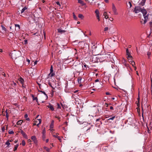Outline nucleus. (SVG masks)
<instances>
[{
    "label": "nucleus",
    "instance_id": "f8f14e48",
    "mask_svg": "<svg viewBox=\"0 0 152 152\" xmlns=\"http://www.w3.org/2000/svg\"><path fill=\"white\" fill-rule=\"evenodd\" d=\"M87 124V125L85 127L86 128V131H88L91 129V127L93 126L92 125H90V124Z\"/></svg>",
    "mask_w": 152,
    "mask_h": 152
},
{
    "label": "nucleus",
    "instance_id": "bb28decb",
    "mask_svg": "<svg viewBox=\"0 0 152 152\" xmlns=\"http://www.w3.org/2000/svg\"><path fill=\"white\" fill-rule=\"evenodd\" d=\"M78 3L82 4L83 5H84V2L83 1L81 0H78Z\"/></svg>",
    "mask_w": 152,
    "mask_h": 152
},
{
    "label": "nucleus",
    "instance_id": "49530a36",
    "mask_svg": "<svg viewBox=\"0 0 152 152\" xmlns=\"http://www.w3.org/2000/svg\"><path fill=\"white\" fill-rule=\"evenodd\" d=\"M115 118V116H113L112 117L109 118L108 120H113V119H114Z\"/></svg>",
    "mask_w": 152,
    "mask_h": 152
},
{
    "label": "nucleus",
    "instance_id": "e2e57ef3",
    "mask_svg": "<svg viewBox=\"0 0 152 152\" xmlns=\"http://www.w3.org/2000/svg\"><path fill=\"white\" fill-rule=\"evenodd\" d=\"M48 85H49L51 87H52V86L51 85V83H48Z\"/></svg>",
    "mask_w": 152,
    "mask_h": 152
},
{
    "label": "nucleus",
    "instance_id": "69168bd1",
    "mask_svg": "<svg viewBox=\"0 0 152 152\" xmlns=\"http://www.w3.org/2000/svg\"><path fill=\"white\" fill-rule=\"evenodd\" d=\"M110 110H113V107L112 106H110Z\"/></svg>",
    "mask_w": 152,
    "mask_h": 152
},
{
    "label": "nucleus",
    "instance_id": "7c9ffc66",
    "mask_svg": "<svg viewBox=\"0 0 152 152\" xmlns=\"http://www.w3.org/2000/svg\"><path fill=\"white\" fill-rule=\"evenodd\" d=\"M22 122L23 121L22 120H20L17 122V124L18 125H20L22 124Z\"/></svg>",
    "mask_w": 152,
    "mask_h": 152
},
{
    "label": "nucleus",
    "instance_id": "4be33fe9",
    "mask_svg": "<svg viewBox=\"0 0 152 152\" xmlns=\"http://www.w3.org/2000/svg\"><path fill=\"white\" fill-rule=\"evenodd\" d=\"M43 148L47 152H50V149L46 147V146H44L43 147Z\"/></svg>",
    "mask_w": 152,
    "mask_h": 152
},
{
    "label": "nucleus",
    "instance_id": "de8ad7c7",
    "mask_svg": "<svg viewBox=\"0 0 152 152\" xmlns=\"http://www.w3.org/2000/svg\"><path fill=\"white\" fill-rule=\"evenodd\" d=\"M132 63H131V64H132V66H134L135 65V62L133 61H132Z\"/></svg>",
    "mask_w": 152,
    "mask_h": 152
},
{
    "label": "nucleus",
    "instance_id": "ddd939ff",
    "mask_svg": "<svg viewBox=\"0 0 152 152\" xmlns=\"http://www.w3.org/2000/svg\"><path fill=\"white\" fill-rule=\"evenodd\" d=\"M58 32L60 33V34H62L66 32V31L64 30H62L61 28H59L58 29Z\"/></svg>",
    "mask_w": 152,
    "mask_h": 152
},
{
    "label": "nucleus",
    "instance_id": "c9c22d12",
    "mask_svg": "<svg viewBox=\"0 0 152 152\" xmlns=\"http://www.w3.org/2000/svg\"><path fill=\"white\" fill-rule=\"evenodd\" d=\"M50 72H51V73L53 72V66L52 65H51L50 67Z\"/></svg>",
    "mask_w": 152,
    "mask_h": 152
},
{
    "label": "nucleus",
    "instance_id": "cd10ccee",
    "mask_svg": "<svg viewBox=\"0 0 152 152\" xmlns=\"http://www.w3.org/2000/svg\"><path fill=\"white\" fill-rule=\"evenodd\" d=\"M18 146H19V145L18 144H17V145H15V148L14 149V151H15L16 150H17L18 148Z\"/></svg>",
    "mask_w": 152,
    "mask_h": 152
},
{
    "label": "nucleus",
    "instance_id": "412c9836",
    "mask_svg": "<svg viewBox=\"0 0 152 152\" xmlns=\"http://www.w3.org/2000/svg\"><path fill=\"white\" fill-rule=\"evenodd\" d=\"M5 113L6 114V117L7 118V120H8L9 117V114L7 110V109L5 111Z\"/></svg>",
    "mask_w": 152,
    "mask_h": 152
},
{
    "label": "nucleus",
    "instance_id": "6ab92c4d",
    "mask_svg": "<svg viewBox=\"0 0 152 152\" xmlns=\"http://www.w3.org/2000/svg\"><path fill=\"white\" fill-rule=\"evenodd\" d=\"M103 16H104V18L107 19L108 18L107 14L106 12H104L103 13Z\"/></svg>",
    "mask_w": 152,
    "mask_h": 152
},
{
    "label": "nucleus",
    "instance_id": "5701e85b",
    "mask_svg": "<svg viewBox=\"0 0 152 152\" xmlns=\"http://www.w3.org/2000/svg\"><path fill=\"white\" fill-rule=\"evenodd\" d=\"M97 58L95 56H93L92 58V61H93L94 62H95L97 61V59H95L97 58Z\"/></svg>",
    "mask_w": 152,
    "mask_h": 152
},
{
    "label": "nucleus",
    "instance_id": "774afa93",
    "mask_svg": "<svg viewBox=\"0 0 152 152\" xmlns=\"http://www.w3.org/2000/svg\"><path fill=\"white\" fill-rule=\"evenodd\" d=\"M27 43V40H25V44H26Z\"/></svg>",
    "mask_w": 152,
    "mask_h": 152
},
{
    "label": "nucleus",
    "instance_id": "680f3d73",
    "mask_svg": "<svg viewBox=\"0 0 152 152\" xmlns=\"http://www.w3.org/2000/svg\"><path fill=\"white\" fill-rule=\"evenodd\" d=\"M128 3L130 5V7H131L132 5V4H131V2L130 1H129L128 2Z\"/></svg>",
    "mask_w": 152,
    "mask_h": 152
},
{
    "label": "nucleus",
    "instance_id": "a211bd4d",
    "mask_svg": "<svg viewBox=\"0 0 152 152\" xmlns=\"http://www.w3.org/2000/svg\"><path fill=\"white\" fill-rule=\"evenodd\" d=\"M38 91L39 92H41L43 94L47 97L48 98V95L47 94H46V93L45 91H42V90H38Z\"/></svg>",
    "mask_w": 152,
    "mask_h": 152
},
{
    "label": "nucleus",
    "instance_id": "20e7f679",
    "mask_svg": "<svg viewBox=\"0 0 152 152\" xmlns=\"http://www.w3.org/2000/svg\"><path fill=\"white\" fill-rule=\"evenodd\" d=\"M83 63H80L76 66V72L77 73L80 72H82L83 69Z\"/></svg>",
    "mask_w": 152,
    "mask_h": 152
},
{
    "label": "nucleus",
    "instance_id": "6e6552de",
    "mask_svg": "<svg viewBox=\"0 0 152 152\" xmlns=\"http://www.w3.org/2000/svg\"><path fill=\"white\" fill-rule=\"evenodd\" d=\"M31 139L33 141L35 144L37 145V140L35 136H32L31 137Z\"/></svg>",
    "mask_w": 152,
    "mask_h": 152
},
{
    "label": "nucleus",
    "instance_id": "0eeeda50",
    "mask_svg": "<svg viewBox=\"0 0 152 152\" xmlns=\"http://www.w3.org/2000/svg\"><path fill=\"white\" fill-rule=\"evenodd\" d=\"M112 9L113 12L114 14L115 15H118V13L117 12V10L114 4L113 3L112 4Z\"/></svg>",
    "mask_w": 152,
    "mask_h": 152
},
{
    "label": "nucleus",
    "instance_id": "39448f33",
    "mask_svg": "<svg viewBox=\"0 0 152 152\" xmlns=\"http://www.w3.org/2000/svg\"><path fill=\"white\" fill-rule=\"evenodd\" d=\"M146 1V0H141V1H138V5L141 7L144 6L145 5Z\"/></svg>",
    "mask_w": 152,
    "mask_h": 152
},
{
    "label": "nucleus",
    "instance_id": "f3484780",
    "mask_svg": "<svg viewBox=\"0 0 152 152\" xmlns=\"http://www.w3.org/2000/svg\"><path fill=\"white\" fill-rule=\"evenodd\" d=\"M53 136L54 137H56L60 142H61V139L60 137L56 136L55 135H53Z\"/></svg>",
    "mask_w": 152,
    "mask_h": 152
},
{
    "label": "nucleus",
    "instance_id": "9d476101",
    "mask_svg": "<svg viewBox=\"0 0 152 152\" xmlns=\"http://www.w3.org/2000/svg\"><path fill=\"white\" fill-rule=\"evenodd\" d=\"M20 132L21 134L22 135L23 137L26 139H27L28 137L26 134L23 132V131L22 130H20Z\"/></svg>",
    "mask_w": 152,
    "mask_h": 152
},
{
    "label": "nucleus",
    "instance_id": "3c124183",
    "mask_svg": "<svg viewBox=\"0 0 152 152\" xmlns=\"http://www.w3.org/2000/svg\"><path fill=\"white\" fill-rule=\"evenodd\" d=\"M84 67H83V69H86V67L87 65L85 63H84Z\"/></svg>",
    "mask_w": 152,
    "mask_h": 152
},
{
    "label": "nucleus",
    "instance_id": "7ed1b4c3",
    "mask_svg": "<svg viewBox=\"0 0 152 152\" xmlns=\"http://www.w3.org/2000/svg\"><path fill=\"white\" fill-rule=\"evenodd\" d=\"M139 5L138 6H135L133 12L135 13H138L140 12H141L142 13V11L146 9H144V7L143 8H142Z\"/></svg>",
    "mask_w": 152,
    "mask_h": 152
},
{
    "label": "nucleus",
    "instance_id": "6e6d98bb",
    "mask_svg": "<svg viewBox=\"0 0 152 152\" xmlns=\"http://www.w3.org/2000/svg\"><path fill=\"white\" fill-rule=\"evenodd\" d=\"M37 120H39V124H40L42 121L41 119H37Z\"/></svg>",
    "mask_w": 152,
    "mask_h": 152
},
{
    "label": "nucleus",
    "instance_id": "e433bc0d",
    "mask_svg": "<svg viewBox=\"0 0 152 152\" xmlns=\"http://www.w3.org/2000/svg\"><path fill=\"white\" fill-rule=\"evenodd\" d=\"M22 144L23 146H25V145L26 142L25 140H23L22 141Z\"/></svg>",
    "mask_w": 152,
    "mask_h": 152
},
{
    "label": "nucleus",
    "instance_id": "f257e3e1",
    "mask_svg": "<svg viewBox=\"0 0 152 152\" xmlns=\"http://www.w3.org/2000/svg\"><path fill=\"white\" fill-rule=\"evenodd\" d=\"M142 12V15L144 17V20L143 22L142 21H141L140 23L142 24H145L149 20V16H151V15L149 13L147 14V12L146 10H144ZM142 20H143V19H142Z\"/></svg>",
    "mask_w": 152,
    "mask_h": 152
},
{
    "label": "nucleus",
    "instance_id": "052dcab7",
    "mask_svg": "<svg viewBox=\"0 0 152 152\" xmlns=\"http://www.w3.org/2000/svg\"><path fill=\"white\" fill-rule=\"evenodd\" d=\"M34 35H35L36 36H38L39 35V33L37 32H36L33 34Z\"/></svg>",
    "mask_w": 152,
    "mask_h": 152
},
{
    "label": "nucleus",
    "instance_id": "2f4dec72",
    "mask_svg": "<svg viewBox=\"0 0 152 152\" xmlns=\"http://www.w3.org/2000/svg\"><path fill=\"white\" fill-rule=\"evenodd\" d=\"M73 18L75 20H77V17H76V16L75 15V14L74 13H73Z\"/></svg>",
    "mask_w": 152,
    "mask_h": 152
},
{
    "label": "nucleus",
    "instance_id": "dca6fc26",
    "mask_svg": "<svg viewBox=\"0 0 152 152\" xmlns=\"http://www.w3.org/2000/svg\"><path fill=\"white\" fill-rule=\"evenodd\" d=\"M95 13H96V17H99V10L97 9L96 10Z\"/></svg>",
    "mask_w": 152,
    "mask_h": 152
},
{
    "label": "nucleus",
    "instance_id": "4d7b16f0",
    "mask_svg": "<svg viewBox=\"0 0 152 152\" xmlns=\"http://www.w3.org/2000/svg\"><path fill=\"white\" fill-rule=\"evenodd\" d=\"M55 118H58V120H59V121H60V118L58 117V116H57L56 115L55 116Z\"/></svg>",
    "mask_w": 152,
    "mask_h": 152
},
{
    "label": "nucleus",
    "instance_id": "f704fd0d",
    "mask_svg": "<svg viewBox=\"0 0 152 152\" xmlns=\"http://www.w3.org/2000/svg\"><path fill=\"white\" fill-rule=\"evenodd\" d=\"M45 133H46V131H45V128H44V129L42 130V134H45Z\"/></svg>",
    "mask_w": 152,
    "mask_h": 152
},
{
    "label": "nucleus",
    "instance_id": "a878e982",
    "mask_svg": "<svg viewBox=\"0 0 152 152\" xmlns=\"http://www.w3.org/2000/svg\"><path fill=\"white\" fill-rule=\"evenodd\" d=\"M78 17L79 18H81L82 19H83L84 18V16L81 14H79L78 15Z\"/></svg>",
    "mask_w": 152,
    "mask_h": 152
},
{
    "label": "nucleus",
    "instance_id": "864d4df0",
    "mask_svg": "<svg viewBox=\"0 0 152 152\" xmlns=\"http://www.w3.org/2000/svg\"><path fill=\"white\" fill-rule=\"evenodd\" d=\"M12 86H15L16 85V83L13 82V83L12 84Z\"/></svg>",
    "mask_w": 152,
    "mask_h": 152
},
{
    "label": "nucleus",
    "instance_id": "37998d69",
    "mask_svg": "<svg viewBox=\"0 0 152 152\" xmlns=\"http://www.w3.org/2000/svg\"><path fill=\"white\" fill-rule=\"evenodd\" d=\"M42 138L43 140H44L45 138V134H42Z\"/></svg>",
    "mask_w": 152,
    "mask_h": 152
},
{
    "label": "nucleus",
    "instance_id": "5fc2aeb1",
    "mask_svg": "<svg viewBox=\"0 0 152 152\" xmlns=\"http://www.w3.org/2000/svg\"><path fill=\"white\" fill-rule=\"evenodd\" d=\"M140 99V97L139 96V94H138V97L137 98V100H138V102H139Z\"/></svg>",
    "mask_w": 152,
    "mask_h": 152
},
{
    "label": "nucleus",
    "instance_id": "338daca9",
    "mask_svg": "<svg viewBox=\"0 0 152 152\" xmlns=\"http://www.w3.org/2000/svg\"><path fill=\"white\" fill-rule=\"evenodd\" d=\"M106 94L107 95H110V94L108 92H107L106 93Z\"/></svg>",
    "mask_w": 152,
    "mask_h": 152
},
{
    "label": "nucleus",
    "instance_id": "4c0bfd02",
    "mask_svg": "<svg viewBox=\"0 0 152 152\" xmlns=\"http://www.w3.org/2000/svg\"><path fill=\"white\" fill-rule=\"evenodd\" d=\"M49 75H50V77H52L54 76V75H55V74L54 73H53V72H52V73H51V72H50Z\"/></svg>",
    "mask_w": 152,
    "mask_h": 152
},
{
    "label": "nucleus",
    "instance_id": "a18cd8bd",
    "mask_svg": "<svg viewBox=\"0 0 152 152\" xmlns=\"http://www.w3.org/2000/svg\"><path fill=\"white\" fill-rule=\"evenodd\" d=\"M50 127L51 129L53 128V124H51L50 126Z\"/></svg>",
    "mask_w": 152,
    "mask_h": 152
},
{
    "label": "nucleus",
    "instance_id": "4468645a",
    "mask_svg": "<svg viewBox=\"0 0 152 152\" xmlns=\"http://www.w3.org/2000/svg\"><path fill=\"white\" fill-rule=\"evenodd\" d=\"M27 9V7L26 6H25L23 8L21 11V14H22L23 13L25 12Z\"/></svg>",
    "mask_w": 152,
    "mask_h": 152
},
{
    "label": "nucleus",
    "instance_id": "bf43d9fd",
    "mask_svg": "<svg viewBox=\"0 0 152 152\" xmlns=\"http://www.w3.org/2000/svg\"><path fill=\"white\" fill-rule=\"evenodd\" d=\"M109 20H110L111 21H112L113 20V18H112L110 17L109 18Z\"/></svg>",
    "mask_w": 152,
    "mask_h": 152
},
{
    "label": "nucleus",
    "instance_id": "58836bf2",
    "mask_svg": "<svg viewBox=\"0 0 152 152\" xmlns=\"http://www.w3.org/2000/svg\"><path fill=\"white\" fill-rule=\"evenodd\" d=\"M5 130V128L4 126H3L1 129V131L2 132H4Z\"/></svg>",
    "mask_w": 152,
    "mask_h": 152
},
{
    "label": "nucleus",
    "instance_id": "603ef678",
    "mask_svg": "<svg viewBox=\"0 0 152 152\" xmlns=\"http://www.w3.org/2000/svg\"><path fill=\"white\" fill-rule=\"evenodd\" d=\"M56 4L58 5L60 7L61 6V4H60V3L58 2V1H57L56 2Z\"/></svg>",
    "mask_w": 152,
    "mask_h": 152
},
{
    "label": "nucleus",
    "instance_id": "9b49d317",
    "mask_svg": "<svg viewBox=\"0 0 152 152\" xmlns=\"http://www.w3.org/2000/svg\"><path fill=\"white\" fill-rule=\"evenodd\" d=\"M126 55L128 56L127 58L128 59L130 58H132V56L130 55V53H129V50L128 48H127L126 49Z\"/></svg>",
    "mask_w": 152,
    "mask_h": 152
},
{
    "label": "nucleus",
    "instance_id": "79ce46f5",
    "mask_svg": "<svg viewBox=\"0 0 152 152\" xmlns=\"http://www.w3.org/2000/svg\"><path fill=\"white\" fill-rule=\"evenodd\" d=\"M150 26L151 28H152V20L149 22Z\"/></svg>",
    "mask_w": 152,
    "mask_h": 152
},
{
    "label": "nucleus",
    "instance_id": "1a4fd4ad",
    "mask_svg": "<svg viewBox=\"0 0 152 152\" xmlns=\"http://www.w3.org/2000/svg\"><path fill=\"white\" fill-rule=\"evenodd\" d=\"M47 107L49 108L50 110H51L52 111L54 110V108L53 105L50 103H49V105L47 106Z\"/></svg>",
    "mask_w": 152,
    "mask_h": 152
},
{
    "label": "nucleus",
    "instance_id": "2eb2a0df",
    "mask_svg": "<svg viewBox=\"0 0 152 152\" xmlns=\"http://www.w3.org/2000/svg\"><path fill=\"white\" fill-rule=\"evenodd\" d=\"M31 96L32 98V99L33 100H36L37 102H38V99L37 97H35L34 95L33 94L31 95Z\"/></svg>",
    "mask_w": 152,
    "mask_h": 152
},
{
    "label": "nucleus",
    "instance_id": "72a5a7b5",
    "mask_svg": "<svg viewBox=\"0 0 152 152\" xmlns=\"http://www.w3.org/2000/svg\"><path fill=\"white\" fill-rule=\"evenodd\" d=\"M1 26L3 30L4 31H6V28L3 25H1Z\"/></svg>",
    "mask_w": 152,
    "mask_h": 152
},
{
    "label": "nucleus",
    "instance_id": "b1692460",
    "mask_svg": "<svg viewBox=\"0 0 152 152\" xmlns=\"http://www.w3.org/2000/svg\"><path fill=\"white\" fill-rule=\"evenodd\" d=\"M82 79V78L80 77H78V82L79 84H80L81 83V80Z\"/></svg>",
    "mask_w": 152,
    "mask_h": 152
},
{
    "label": "nucleus",
    "instance_id": "ea45409f",
    "mask_svg": "<svg viewBox=\"0 0 152 152\" xmlns=\"http://www.w3.org/2000/svg\"><path fill=\"white\" fill-rule=\"evenodd\" d=\"M8 133L10 134H13L14 133V132L12 130H9L8 132Z\"/></svg>",
    "mask_w": 152,
    "mask_h": 152
},
{
    "label": "nucleus",
    "instance_id": "423d86ee",
    "mask_svg": "<svg viewBox=\"0 0 152 152\" xmlns=\"http://www.w3.org/2000/svg\"><path fill=\"white\" fill-rule=\"evenodd\" d=\"M101 118H100L96 119V126H100V124H102V122L101 121Z\"/></svg>",
    "mask_w": 152,
    "mask_h": 152
},
{
    "label": "nucleus",
    "instance_id": "8fccbe9b",
    "mask_svg": "<svg viewBox=\"0 0 152 152\" xmlns=\"http://www.w3.org/2000/svg\"><path fill=\"white\" fill-rule=\"evenodd\" d=\"M108 29V27H106L104 28V31H107Z\"/></svg>",
    "mask_w": 152,
    "mask_h": 152
},
{
    "label": "nucleus",
    "instance_id": "0e129e2a",
    "mask_svg": "<svg viewBox=\"0 0 152 152\" xmlns=\"http://www.w3.org/2000/svg\"><path fill=\"white\" fill-rule=\"evenodd\" d=\"M99 79H97L96 80H95V82H99Z\"/></svg>",
    "mask_w": 152,
    "mask_h": 152
},
{
    "label": "nucleus",
    "instance_id": "473e14b6",
    "mask_svg": "<svg viewBox=\"0 0 152 152\" xmlns=\"http://www.w3.org/2000/svg\"><path fill=\"white\" fill-rule=\"evenodd\" d=\"M10 143L9 142V140H7V141L5 143V144L7 145V147H8L9 145H10Z\"/></svg>",
    "mask_w": 152,
    "mask_h": 152
},
{
    "label": "nucleus",
    "instance_id": "aec40b11",
    "mask_svg": "<svg viewBox=\"0 0 152 152\" xmlns=\"http://www.w3.org/2000/svg\"><path fill=\"white\" fill-rule=\"evenodd\" d=\"M28 115L27 114H25L24 115V117L26 118V120L28 121H30V119L29 118H28Z\"/></svg>",
    "mask_w": 152,
    "mask_h": 152
},
{
    "label": "nucleus",
    "instance_id": "c03bdc74",
    "mask_svg": "<svg viewBox=\"0 0 152 152\" xmlns=\"http://www.w3.org/2000/svg\"><path fill=\"white\" fill-rule=\"evenodd\" d=\"M26 0H20L22 4L25 3L26 2Z\"/></svg>",
    "mask_w": 152,
    "mask_h": 152
},
{
    "label": "nucleus",
    "instance_id": "13d9d810",
    "mask_svg": "<svg viewBox=\"0 0 152 152\" xmlns=\"http://www.w3.org/2000/svg\"><path fill=\"white\" fill-rule=\"evenodd\" d=\"M38 85H39V89H42L41 88V85L39 83H38Z\"/></svg>",
    "mask_w": 152,
    "mask_h": 152
},
{
    "label": "nucleus",
    "instance_id": "a19ab883",
    "mask_svg": "<svg viewBox=\"0 0 152 152\" xmlns=\"http://www.w3.org/2000/svg\"><path fill=\"white\" fill-rule=\"evenodd\" d=\"M57 108L58 109H61V107L60 106V105L59 103H57Z\"/></svg>",
    "mask_w": 152,
    "mask_h": 152
},
{
    "label": "nucleus",
    "instance_id": "c85d7f7f",
    "mask_svg": "<svg viewBox=\"0 0 152 152\" xmlns=\"http://www.w3.org/2000/svg\"><path fill=\"white\" fill-rule=\"evenodd\" d=\"M15 27H18V28L17 29L18 31H19L20 29V26L19 24H15Z\"/></svg>",
    "mask_w": 152,
    "mask_h": 152
},
{
    "label": "nucleus",
    "instance_id": "f03ea898",
    "mask_svg": "<svg viewBox=\"0 0 152 152\" xmlns=\"http://www.w3.org/2000/svg\"><path fill=\"white\" fill-rule=\"evenodd\" d=\"M110 55L105 54L101 57L98 58L97 59V61L101 62L105 61H107L108 60V57H110Z\"/></svg>",
    "mask_w": 152,
    "mask_h": 152
},
{
    "label": "nucleus",
    "instance_id": "393cba45",
    "mask_svg": "<svg viewBox=\"0 0 152 152\" xmlns=\"http://www.w3.org/2000/svg\"><path fill=\"white\" fill-rule=\"evenodd\" d=\"M19 81L21 84H23L24 83V80L22 77H20Z\"/></svg>",
    "mask_w": 152,
    "mask_h": 152
},
{
    "label": "nucleus",
    "instance_id": "c756f323",
    "mask_svg": "<svg viewBox=\"0 0 152 152\" xmlns=\"http://www.w3.org/2000/svg\"><path fill=\"white\" fill-rule=\"evenodd\" d=\"M151 55V53L150 52H148L147 53V55L148 56V58H150V55Z\"/></svg>",
    "mask_w": 152,
    "mask_h": 152
},
{
    "label": "nucleus",
    "instance_id": "09e8293b",
    "mask_svg": "<svg viewBox=\"0 0 152 152\" xmlns=\"http://www.w3.org/2000/svg\"><path fill=\"white\" fill-rule=\"evenodd\" d=\"M128 59V61L130 63H132V61H133V60H132V59H129V58Z\"/></svg>",
    "mask_w": 152,
    "mask_h": 152
}]
</instances>
